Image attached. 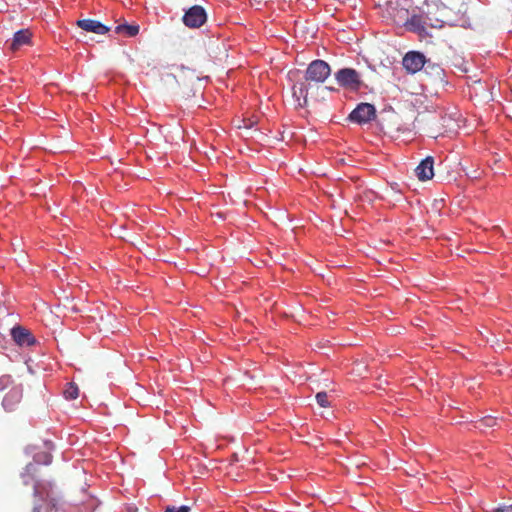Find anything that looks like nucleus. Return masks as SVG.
I'll use <instances>...</instances> for the list:
<instances>
[{"label": "nucleus", "mask_w": 512, "mask_h": 512, "mask_svg": "<svg viewBox=\"0 0 512 512\" xmlns=\"http://www.w3.org/2000/svg\"><path fill=\"white\" fill-rule=\"evenodd\" d=\"M426 59L425 56L416 51H410L408 52L402 60L403 67L409 72V73H416L420 71L423 66L425 65Z\"/></svg>", "instance_id": "0eeeda50"}, {"label": "nucleus", "mask_w": 512, "mask_h": 512, "mask_svg": "<svg viewBox=\"0 0 512 512\" xmlns=\"http://www.w3.org/2000/svg\"><path fill=\"white\" fill-rule=\"evenodd\" d=\"M434 159L431 156L423 159L419 165L415 168V174L421 181H427L432 179L434 176Z\"/></svg>", "instance_id": "9d476101"}, {"label": "nucleus", "mask_w": 512, "mask_h": 512, "mask_svg": "<svg viewBox=\"0 0 512 512\" xmlns=\"http://www.w3.org/2000/svg\"><path fill=\"white\" fill-rule=\"evenodd\" d=\"M34 459L36 463L48 465L52 461V456L47 452H42L35 455Z\"/></svg>", "instance_id": "2eb2a0df"}, {"label": "nucleus", "mask_w": 512, "mask_h": 512, "mask_svg": "<svg viewBox=\"0 0 512 512\" xmlns=\"http://www.w3.org/2000/svg\"><path fill=\"white\" fill-rule=\"evenodd\" d=\"M31 32L28 29L19 30L14 34L10 49L17 51L23 45H29L31 42Z\"/></svg>", "instance_id": "f8f14e48"}, {"label": "nucleus", "mask_w": 512, "mask_h": 512, "mask_svg": "<svg viewBox=\"0 0 512 512\" xmlns=\"http://www.w3.org/2000/svg\"><path fill=\"white\" fill-rule=\"evenodd\" d=\"M376 116V109L370 103L359 104L349 115L353 122L362 124L371 121Z\"/></svg>", "instance_id": "423d86ee"}, {"label": "nucleus", "mask_w": 512, "mask_h": 512, "mask_svg": "<svg viewBox=\"0 0 512 512\" xmlns=\"http://www.w3.org/2000/svg\"><path fill=\"white\" fill-rule=\"evenodd\" d=\"M330 73L331 68L324 60H314L308 65L305 72V82H300L293 86V96L300 106L307 103L309 91V84L307 82L323 83Z\"/></svg>", "instance_id": "f257e3e1"}, {"label": "nucleus", "mask_w": 512, "mask_h": 512, "mask_svg": "<svg viewBox=\"0 0 512 512\" xmlns=\"http://www.w3.org/2000/svg\"><path fill=\"white\" fill-rule=\"evenodd\" d=\"M23 389L20 385H14L4 396L2 405L6 411H14L21 402Z\"/></svg>", "instance_id": "1a4fd4ad"}, {"label": "nucleus", "mask_w": 512, "mask_h": 512, "mask_svg": "<svg viewBox=\"0 0 512 512\" xmlns=\"http://www.w3.org/2000/svg\"><path fill=\"white\" fill-rule=\"evenodd\" d=\"M207 16L203 7L199 5L189 8L184 16L183 22L187 27L198 28L206 22Z\"/></svg>", "instance_id": "39448f33"}, {"label": "nucleus", "mask_w": 512, "mask_h": 512, "mask_svg": "<svg viewBox=\"0 0 512 512\" xmlns=\"http://www.w3.org/2000/svg\"><path fill=\"white\" fill-rule=\"evenodd\" d=\"M63 394L64 397L68 400L76 399L79 396L78 386L74 383H68Z\"/></svg>", "instance_id": "4468645a"}, {"label": "nucleus", "mask_w": 512, "mask_h": 512, "mask_svg": "<svg viewBox=\"0 0 512 512\" xmlns=\"http://www.w3.org/2000/svg\"><path fill=\"white\" fill-rule=\"evenodd\" d=\"M115 33L123 34L127 37H134L139 33V25L119 24L115 27Z\"/></svg>", "instance_id": "ddd939ff"}, {"label": "nucleus", "mask_w": 512, "mask_h": 512, "mask_svg": "<svg viewBox=\"0 0 512 512\" xmlns=\"http://www.w3.org/2000/svg\"><path fill=\"white\" fill-rule=\"evenodd\" d=\"M48 484L35 481L33 512H58Z\"/></svg>", "instance_id": "f03ea898"}, {"label": "nucleus", "mask_w": 512, "mask_h": 512, "mask_svg": "<svg viewBox=\"0 0 512 512\" xmlns=\"http://www.w3.org/2000/svg\"><path fill=\"white\" fill-rule=\"evenodd\" d=\"M496 422L497 420L495 417L486 416L479 421L478 427H493L496 425Z\"/></svg>", "instance_id": "dca6fc26"}, {"label": "nucleus", "mask_w": 512, "mask_h": 512, "mask_svg": "<svg viewBox=\"0 0 512 512\" xmlns=\"http://www.w3.org/2000/svg\"><path fill=\"white\" fill-rule=\"evenodd\" d=\"M443 26V22L437 20L436 23H432L428 17H423L420 15H412L405 22V27L408 31L417 33L420 37H431L429 33V28H441Z\"/></svg>", "instance_id": "7ed1b4c3"}, {"label": "nucleus", "mask_w": 512, "mask_h": 512, "mask_svg": "<svg viewBox=\"0 0 512 512\" xmlns=\"http://www.w3.org/2000/svg\"><path fill=\"white\" fill-rule=\"evenodd\" d=\"M334 76L337 83L346 90L358 91L363 84L360 74L352 68H342Z\"/></svg>", "instance_id": "20e7f679"}, {"label": "nucleus", "mask_w": 512, "mask_h": 512, "mask_svg": "<svg viewBox=\"0 0 512 512\" xmlns=\"http://www.w3.org/2000/svg\"><path fill=\"white\" fill-rule=\"evenodd\" d=\"M490 512H512V504L511 505H500L496 508H493Z\"/></svg>", "instance_id": "aec40b11"}, {"label": "nucleus", "mask_w": 512, "mask_h": 512, "mask_svg": "<svg viewBox=\"0 0 512 512\" xmlns=\"http://www.w3.org/2000/svg\"><path fill=\"white\" fill-rule=\"evenodd\" d=\"M77 26L86 32H92L95 34H106L110 28L101 22L93 19H82L76 22Z\"/></svg>", "instance_id": "9b49d317"}, {"label": "nucleus", "mask_w": 512, "mask_h": 512, "mask_svg": "<svg viewBox=\"0 0 512 512\" xmlns=\"http://www.w3.org/2000/svg\"><path fill=\"white\" fill-rule=\"evenodd\" d=\"M12 378L9 375H2L0 377V391L5 390L6 388L12 387Z\"/></svg>", "instance_id": "a211bd4d"}, {"label": "nucleus", "mask_w": 512, "mask_h": 512, "mask_svg": "<svg viewBox=\"0 0 512 512\" xmlns=\"http://www.w3.org/2000/svg\"><path fill=\"white\" fill-rule=\"evenodd\" d=\"M316 401L321 407H328L330 405V403L328 401V395L326 392L317 393Z\"/></svg>", "instance_id": "f3484780"}, {"label": "nucleus", "mask_w": 512, "mask_h": 512, "mask_svg": "<svg viewBox=\"0 0 512 512\" xmlns=\"http://www.w3.org/2000/svg\"><path fill=\"white\" fill-rule=\"evenodd\" d=\"M191 507L187 505H183L180 507L176 506H167L164 512H190Z\"/></svg>", "instance_id": "6ab92c4d"}, {"label": "nucleus", "mask_w": 512, "mask_h": 512, "mask_svg": "<svg viewBox=\"0 0 512 512\" xmlns=\"http://www.w3.org/2000/svg\"><path fill=\"white\" fill-rule=\"evenodd\" d=\"M11 336L14 342L20 347H30L36 344V338L26 328L15 326L11 329Z\"/></svg>", "instance_id": "6e6552de"}, {"label": "nucleus", "mask_w": 512, "mask_h": 512, "mask_svg": "<svg viewBox=\"0 0 512 512\" xmlns=\"http://www.w3.org/2000/svg\"><path fill=\"white\" fill-rule=\"evenodd\" d=\"M35 470V465L30 463L26 466V474L24 477H26L29 473L33 472Z\"/></svg>", "instance_id": "412c9836"}]
</instances>
